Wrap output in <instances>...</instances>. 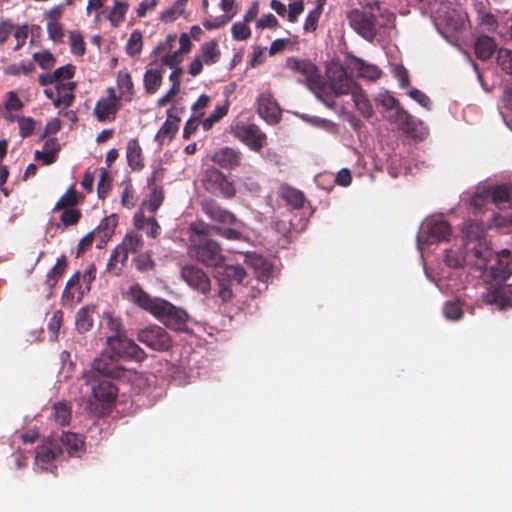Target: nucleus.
I'll use <instances>...</instances> for the list:
<instances>
[{"label":"nucleus","instance_id":"f257e3e1","mask_svg":"<svg viewBox=\"0 0 512 512\" xmlns=\"http://www.w3.org/2000/svg\"><path fill=\"white\" fill-rule=\"evenodd\" d=\"M484 227L477 222H467L463 227L467 250H472L469 263L483 271L484 278L494 281H505L512 273V244L493 255L484 237Z\"/></svg>","mask_w":512,"mask_h":512},{"label":"nucleus","instance_id":"f03ea898","mask_svg":"<svg viewBox=\"0 0 512 512\" xmlns=\"http://www.w3.org/2000/svg\"><path fill=\"white\" fill-rule=\"evenodd\" d=\"M117 367L112 357H101L94 360L92 371L86 375V384L90 386L91 397L88 409L96 414L103 413L106 406L116 397L117 389L108 377L117 376Z\"/></svg>","mask_w":512,"mask_h":512},{"label":"nucleus","instance_id":"7ed1b4c3","mask_svg":"<svg viewBox=\"0 0 512 512\" xmlns=\"http://www.w3.org/2000/svg\"><path fill=\"white\" fill-rule=\"evenodd\" d=\"M75 73L73 65H65L56 69L53 73L39 76V83L47 87L45 95L53 101L57 108H67L74 99L75 83L71 80Z\"/></svg>","mask_w":512,"mask_h":512},{"label":"nucleus","instance_id":"20e7f679","mask_svg":"<svg viewBox=\"0 0 512 512\" xmlns=\"http://www.w3.org/2000/svg\"><path fill=\"white\" fill-rule=\"evenodd\" d=\"M204 213L213 221L221 226H215L213 229L222 237L228 240L246 239L245 224L236 218V216L219 206L213 201H204L202 204Z\"/></svg>","mask_w":512,"mask_h":512},{"label":"nucleus","instance_id":"39448f33","mask_svg":"<svg viewBox=\"0 0 512 512\" xmlns=\"http://www.w3.org/2000/svg\"><path fill=\"white\" fill-rule=\"evenodd\" d=\"M190 230L195 234L191 239L194 245L190 249V254L207 266L218 267L223 261L218 243L213 240L201 238V235L207 233V227L192 224Z\"/></svg>","mask_w":512,"mask_h":512},{"label":"nucleus","instance_id":"423d86ee","mask_svg":"<svg viewBox=\"0 0 512 512\" xmlns=\"http://www.w3.org/2000/svg\"><path fill=\"white\" fill-rule=\"evenodd\" d=\"M202 10L206 15L203 26L208 30L226 25L237 14L235 0H202Z\"/></svg>","mask_w":512,"mask_h":512},{"label":"nucleus","instance_id":"0eeeda50","mask_svg":"<svg viewBox=\"0 0 512 512\" xmlns=\"http://www.w3.org/2000/svg\"><path fill=\"white\" fill-rule=\"evenodd\" d=\"M153 316L168 328L176 331H187L189 316L186 311L164 299L159 302Z\"/></svg>","mask_w":512,"mask_h":512},{"label":"nucleus","instance_id":"6e6552de","mask_svg":"<svg viewBox=\"0 0 512 512\" xmlns=\"http://www.w3.org/2000/svg\"><path fill=\"white\" fill-rule=\"evenodd\" d=\"M232 135L253 151H260L266 145V135L255 124L239 123L231 128Z\"/></svg>","mask_w":512,"mask_h":512},{"label":"nucleus","instance_id":"1a4fd4ad","mask_svg":"<svg viewBox=\"0 0 512 512\" xmlns=\"http://www.w3.org/2000/svg\"><path fill=\"white\" fill-rule=\"evenodd\" d=\"M121 100L117 97L114 87H108L105 95L100 97L94 107L93 114L99 122L112 121L121 108Z\"/></svg>","mask_w":512,"mask_h":512},{"label":"nucleus","instance_id":"9d476101","mask_svg":"<svg viewBox=\"0 0 512 512\" xmlns=\"http://www.w3.org/2000/svg\"><path fill=\"white\" fill-rule=\"evenodd\" d=\"M137 339L156 351H166L172 346L169 334L160 326L151 325L138 331Z\"/></svg>","mask_w":512,"mask_h":512},{"label":"nucleus","instance_id":"9b49d317","mask_svg":"<svg viewBox=\"0 0 512 512\" xmlns=\"http://www.w3.org/2000/svg\"><path fill=\"white\" fill-rule=\"evenodd\" d=\"M221 51L218 43L211 40L202 44L200 52L189 65V73L192 76H197L201 73L204 65H213L220 59Z\"/></svg>","mask_w":512,"mask_h":512},{"label":"nucleus","instance_id":"f8f14e48","mask_svg":"<svg viewBox=\"0 0 512 512\" xmlns=\"http://www.w3.org/2000/svg\"><path fill=\"white\" fill-rule=\"evenodd\" d=\"M143 239L140 234L135 231L128 232L123 238L122 242L114 249L108 266L113 262H120L122 265L128 260L130 253H136L143 247Z\"/></svg>","mask_w":512,"mask_h":512},{"label":"nucleus","instance_id":"ddd939ff","mask_svg":"<svg viewBox=\"0 0 512 512\" xmlns=\"http://www.w3.org/2000/svg\"><path fill=\"white\" fill-rule=\"evenodd\" d=\"M487 199H490L499 208H512V187L506 185L492 187L482 194L475 195L472 199V205L478 208Z\"/></svg>","mask_w":512,"mask_h":512},{"label":"nucleus","instance_id":"4468645a","mask_svg":"<svg viewBox=\"0 0 512 512\" xmlns=\"http://www.w3.org/2000/svg\"><path fill=\"white\" fill-rule=\"evenodd\" d=\"M107 345L115 355L141 360L143 350L125 335H113L107 338Z\"/></svg>","mask_w":512,"mask_h":512},{"label":"nucleus","instance_id":"2eb2a0df","mask_svg":"<svg viewBox=\"0 0 512 512\" xmlns=\"http://www.w3.org/2000/svg\"><path fill=\"white\" fill-rule=\"evenodd\" d=\"M123 297L135 306L154 314L161 298H152L139 284H132L123 292Z\"/></svg>","mask_w":512,"mask_h":512},{"label":"nucleus","instance_id":"dca6fc26","mask_svg":"<svg viewBox=\"0 0 512 512\" xmlns=\"http://www.w3.org/2000/svg\"><path fill=\"white\" fill-rule=\"evenodd\" d=\"M328 78L331 89L337 96L351 94L359 86L340 66L330 68L328 70Z\"/></svg>","mask_w":512,"mask_h":512},{"label":"nucleus","instance_id":"f3484780","mask_svg":"<svg viewBox=\"0 0 512 512\" xmlns=\"http://www.w3.org/2000/svg\"><path fill=\"white\" fill-rule=\"evenodd\" d=\"M345 63L351 72L356 73L359 78L366 81H376L382 75L378 66L351 54L346 55Z\"/></svg>","mask_w":512,"mask_h":512},{"label":"nucleus","instance_id":"a211bd4d","mask_svg":"<svg viewBox=\"0 0 512 512\" xmlns=\"http://www.w3.org/2000/svg\"><path fill=\"white\" fill-rule=\"evenodd\" d=\"M206 187L213 191H218L226 198H232L236 194L234 184L217 169H209L206 171Z\"/></svg>","mask_w":512,"mask_h":512},{"label":"nucleus","instance_id":"6ab92c4d","mask_svg":"<svg viewBox=\"0 0 512 512\" xmlns=\"http://www.w3.org/2000/svg\"><path fill=\"white\" fill-rule=\"evenodd\" d=\"M351 27L363 38L372 41L376 36L374 20L359 10H353L348 14Z\"/></svg>","mask_w":512,"mask_h":512},{"label":"nucleus","instance_id":"aec40b11","mask_svg":"<svg viewBox=\"0 0 512 512\" xmlns=\"http://www.w3.org/2000/svg\"><path fill=\"white\" fill-rule=\"evenodd\" d=\"M285 64L289 70L301 76L304 81L314 83L318 79L317 67L309 60L289 57Z\"/></svg>","mask_w":512,"mask_h":512},{"label":"nucleus","instance_id":"412c9836","mask_svg":"<svg viewBox=\"0 0 512 512\" xmlns=\"http://www.w3.org/2000/svg\"><path fill=\"white\" fill-rule=\"evenodd\" d=\"M181 277L192 288L206 293L210 290V280L207 275L194 266H186L181 271Z\"/></svg>","mask_w":512,"mask_h":512},{"label":"nucleus","instance_id":"4be33fe9","mask_svg":"<svg viewBox=\"0 0 512 512\" xmlns=\"http://www.w3.org/2000/svg\"><path fill=\"white\" fill-rule=\"evenodd\" d=\"M258 113L269 124H275L279 121L281 110L268 93H263L258 99Z\"/></svg>","mask_w":512,"mask_h":512},{"label":"nucleus","instance_id":"5701e85b","mask_svg":"<svg viewBox=\"0 0 512 512\" xmlns=\"http://www.w3.org/2000/svg\"><path fill=\"white\" fill-rule=\"evenodd\" d=\"M512 284L489 289L483 294V300L489 305H496L500 310L511 306Z\"/></svg>","mask_w":512,"mask_h":512},{"label":"nucleus","instance_id":"b1692460","mask_svg":"<svg viewBox=\"0 0 512 512\" xmlns=\"http://www.w3.org/2000/svg\"><path fill=\"white\" fill-rule=\"evenodd\" d=\"M422 230L428 234V241H441L450 233V227L440 218L427 219L422 224Z\"/></svg>","mask_w":512,"mask_h":512},{"label":"nucleus","instance_id":"393cba45","mask_svg":"<svg viewBox=\"0 0 512 512\" xmlns=\"http://www.w3.org/2000/svg\"><path fill=\"white\" fill-rule=\"evenodd\" d=\"M88 291L85 286L80 284V274L77 272L67 282L62 299L69 303L80 302Z\"/></svg>","mask_w":512,"mask_h":512},{"label":"nucleus","instance_id":"a878e982","mask_svg":"<svg viewBox=\"0 0 512 512\" xmlns=\"http://www.w3.org/2000/svg\"><path fill=\"white\" fill-rule=\"evenodd\" d=\"M116 85L118 90L117 97L124 102H131L133 100L135 91L134 84L130 73L127 70H120L117 73Z\"/></svg>","mask_w":512,"mask_h":512},{"label":"nucleus","instance_id":"bb28decb","mask_svg":"<svg viewBox=\"0 0 512 512\" xmlns=\"http://www.w3.org/2000/svg\"><path fill=\"white\" fill-rule=\"evenodd\" d=\"M216 277L219 282L240 284L246 277V272L240 265H219L217 267Z\"/></svg>","mask_w":512,"mask_h":512},{"label":"nucleus","instance_id":"cd10ccee","mask_svg":"<svg viewBox=\"0 0 512 512\" xmlns=\"http://www.w3.org/2000/svg\"><path fill=\"white\" fill-rule=\"evenodd\" d=\"M158 172L154 171L153 175L149 178L148 182L151 186V192L146 200L141 204L142 209H146L149 212H156L157 209L162 205L164 200V193L161 188L154 185L157 179Z\"/></svg>","mask_w":512,"mask_h":512},{"label":"nucleus","instance_id":"c85d7f7f","mask_svg":"<svg viewBox=\"0 0 512 512\" xmlns=\"http://www.w3.org/2000/svg\"><path fill=\"white\" fill-rule=\"evenodd\" d=\"M212 160L223 168H234L240 165L241 157L240 152L224 147L213 154Z\"/></svg>","mask_w":512,"mask_h":512},{"label":"nucleus","instance_id":"c756f323","mask_svg":"<svg viewBox=\"0 0 512 512\" xmlns=\"http://www.w3.org/2000/svg\"><path fill=\"white\" fill-rule=\"evenodd\" d=\"M5 113L4 117L10 121H13L17 118L18 113L23 108V103L16 92L9 91L6 94L4 101Z\"/></svg>","mask_w":512,"mask_h":512},{"label":"nucleus","instance_id":"7c9ffc66","mask_svg":"<svg viewBox=\"0 0 512 512\" xmlns=\"http://www.w3.org/2000/svg\"><path fill=\"white\" fill-rule=\"evenodd\" d=\"M126 157L132 169L140 170L143 167L142 149L137 140L131 139L128 142Z\"/></svg>","mask_w":512,"mask_h":512},{"label":"nucleus","instance_id":"2f4dec72","mask_svg":"<svg viewBox=\"0 0 512 512\" xmlns=\"http://www.w3.org/2000/svg\"><path fill=\"white\" fill-rule=\"evenodd\" d=\"M61 442L71 456H78L84 449L83 439L74 433H64Z\"/></svg>","mask_w":512,"mask_h":512},{"label":"nucleus","instance_id":"473e14b6","mask_svg":"<svg viewBox=\"0 0 512 512\" xmlns=\"http://www.w3.org/2000/svg\"><path fill=\"white\" fill-rule=\"evenodd\" d=\"M496 50V44L488 36H481L475 43V53L479 59H489Z\"/></svg>","mask_w":512,"mask_h":512},{"label":"nucleus","instance_id":"72a5a7b5","mask_svg":"<svg viewBox=\"0 0 512 512\" xmlns=\"http://www.w3.org/2000/svg\"><path fill=\"white\" fill-rule=\"evenodd\" d=\"M352 99L356 108L364 117H370L373 114V108L367 99L364 91L360 86L356 87L355 90L351 93Z\"/></svg>","mask_w":512,"mask_h":512},{"label":"nucleus","instance_id":"f704fd0d","mask_svg":"<svg viewBox=\"0 0 512 512\" xmlns=\"http://www.w3.org/2000/svg\"><path fill=\"white\" fill-rule=\"evenodd\" d=\"M187 0H176L170 7L160 13V20L170 23L178 19L184 12Z\"/></svg>","mask_w":512,"mask_h":512},{"label":"nucleus","instance_id":"c9c22d12","mask_svg":"<svg viewBox=\"0 0 512 512\" xmlns=\"http://www.w3.org/2000/svg\"><path fill=\"white\" fill-rule=\"evenodd\" d=\"M55 457L51 443L43 444L36 450L35 462L41 469H48L49 464Z\"/></svg>","mask_w":512,"mask_h":512},{"label":"nucleus","instance_id":"e433bc0d","mask_svg":"<svg viewBox=\"0 0 512 512\" xmlns=\"http://www.w3.org/2000/svg\"><path fill=\"white\" fill-rule=\"evenodd\" d=\"M129 5L126 2L115 1L112 9L108 12L107 18L112 26H119L125 20Z\"/></svg>","mask_w":512,"mask_h":512},{"label":"nucleus","instance_id":"4c0bfd02","mask_svg":"<svg viewBox=\"0 0 512 512\" xmlns=\"http://www.w3.org/2000/svg\"><path fill=\"white\" fill-rule=\"evenodd\" d=\"M162 82V73L157 69L146 71L144 75V87L147 93L153 94L160 87Z\"/></svg>","mask_w":512,"mask_h":512},{"label":"nucleus","instance_id":"58836bf2","mask_svg":"<svg viewBox=\"0 0 512 512\" xmlns=\"http://www.w3.org/2000/svg\"><path fill=\"white\" fill-rule=\"evenodd\" d=\"M469 258L472 257V250H468L465 256L458 255V251L448 250L445 254V263L450 267H460L463 264L475 267L472 263H469Z\"/></svg>","mask_w":512,"mask_h":512},{"label":"nucleus","instance_id":"ea45409f","mask_svg":"<svg viewBox=\"0 0 512 512\" xmlns=\"http://www.w3.org/2000/svg\"><path fill=\"white\" fill-rule=\"evenodd\" d=\"M92 309L89 307L81 308L75 317V324L79 331L86 332L92 327Z\"/></svg>","mask_w":512,"mask_h":512},{"label":"nucleus","instance_id":"a19ab883","mask_svg":"<svg viewBox=\"0 0 512 512\" xmlns=\"http://www.w3.org/2000/svg\"><path fill=\"white\" fill-rule=\"evenodd\" d=\"M228 112V104L225 103L223 105L216 106L214 111L202 121V127L205 131L211 129V127L219 121L222 117H224Z\"/></svg>","mask_w":512,"mask_h":512},{"label":"nucleus","instance_id":"79ce46f5","mask_svg":"<svg viewBox=\"0 0 512 512\" xmlns=\"http://www.w3.org/2000/svg\"><path fill=\"white\" fill-rule=\"evenodd\" d=\"M53 418L61 425L67 424L71 417V410L64 402H57L53 406Z\"/></svg>","mask_w":512,"mask_h":512},{"label":"nucleus","instance_id":"37998d69","mask_svg":"<svg viewBox=\"0 0 512 512\" xmlns=\"http://www.w3.org/2000/svg\"><path fill=\"white\" fill-rule=\"evenodd\" d=\"M231 33L234 40L244 41L251 36V29L245 20L235 22L231 27Z\"/></svg>","mask_w":512,"mask_h":512},{"label":"nucleus","instance_id":"c03bdc74","mask_svg":"<svg viewBox=\"0 0 512 512\" xmlns=\"http://www.w3.org/2000/svg\"><path fill=\"white\" fill-rule=\"evenodd\" d=\"M143 38L140 31H133L126 44V51L129 55L135 56L142 50Z\"/></svg>","mask_w":512,"mask_h":512},{"label":"nucleus","instance_id":"a18cd8bd","mask_svg":"<svg viewBox=\"0 0 512 512\" xmlns=\"http://www.w3.org/2000/svg\"><path fill=\"white\" fill-rule=\"evenodd\" d=\"M66 269V260L65 257L62 256L59 258L53 268L47 274V283L50 287H53L58 279L62 276Z\"/></svg>","mask_w":512,"mask_h":512},{"label":"nucleus","instance_id":"49530a36","mask_svg":"<svg viewBox=\"0 0 512 512\" xmlns=\"http://www.w3.org/2000/svg\"><path fill=\"white\" fill-rule=\"evenodd\" d=\"M497 64L505 73L512 76V51L499 49L497 53Z\"/></svg>","mask_w":512,"mask_h":512},{"label":"nucleus","instance_id":"de8ad7c7","mask_svg":"<svg viewBox=\"0 0 512 512\" xmlns=\"http://www.w3.org/2000/svg\"><path fill=\"white\" fill-rule=\"evenodd\" d=\"M69 44L71 52L75 55H83L85 52V43L81 33L77 31H71L69 33Z\"/></svg>","mask_w":512,"mask_h":512},{"label":"nucleus","instance_id":"09e8293b","mask_svg":"<svg viewBox=\"0 0 512 512\" xmlns=\"http://www.w3.org/2000/svg\"><path fill=\"white\" fill-rule=\"evenodd\" d=\"M323 5L322 3H319L312 11L309 12V14L306 17L305 23H304V30L305 31H315L317 28V24L319 21V18L322 14Z\"/></svg>","mask_w":512,"mask_h":512},{"label":"nucleus","instance_id":"8fccbe9b","mask_svg":"<svg viewBox=\"0 0 512 512\" xmlns=\"http://www.w3.org/2000/svg\"><path fill=\"white\" fill-rule=\"evenodd\" d=\"M490 225L497 229H505L512 226V213L506 211L494 214Z\"/></svg>","mask_w":512,"mask_h":512},{"label":"nucleus","instance_id":"3c124183","mask_svg":"<svg viewBox=\"0 0 512 512\" xmlns=\"http://www.w3.org/2000/svg\"><path fill=\"white\" fill-rule=\"evenodd\" d=\"M372 17L374 19L375 25H378L382 28L388 29L394 26L395 15L386 9L380 11L378 15H373Z\"/></svg>","mask_w":512,"mask_h":512},{"label":"nucleus","instance_id":"603ef678","mask_svg":"<svg viewBox=\"0 0 512 512\" xmlns=\"http://www.w3.org/2000/svg\"><path fill=\"white\" fill-rule=\"evenodd\" d=\"M283 198L287 201L288 204L297 208L303 204L304 197L303 194L293 188H286L282 191Z\"/></svg>","mask_w":512,"mask_h":512},{"label":"nucleus","instance_id":"864d4df0","mask_svg":"<svg viewBox=\"0 0 512 512\" xmlns=\"http://www.w3.org/2000/svg\"><path fill=\"white\" fill-rule=\"evenodd\" d=\"M63 313L57 310L53 313L48 322V331L52 340H57L60 327L62 325Z\"/></svg>","mask_w":512,"mask_h":512},{"label":"nucleus","instance_id":"5fc2aeb1","mask_svg":"<svg viewBox=\"0 0 512 512\" xmlns=\"http://www.w3.org/2000/svg\"><path fill=\"white\" fill-rule=\"evenodd\" d=\"M176 131L177 125L173 121L167 120L158 131L156 139L161 143L170 140Z\"/></svg>","mask_w":512,"mask_h":512},{"label":"nucleus","instance_id":"6e6d98bb","mask_svg":"<svg viewBox=\"0 0 512 512\" xmlns=\"http://www.w3.org/2000/svg\"><path fill=\"white\" fill-rule=\"evenodd\" d=\"M158 3L159 0H142L135 9L137 17H146L149 13L156 9Z\"/></svg>","mask_w":512,"mask_h":512},{"label":"nucleus","instance_id":"4d7b16f0","mask_svg":"<svg viewBox=\"0 0 512 512\" xmlns=\"http://www.w3.org/2000/svg\"><path fill=\"white\" fill-rule=\"evenodd\" d=\"M47 33L53 42H61L64 37V30L59 22H47Z\"/></svg>","mask_w":512,"mask_h":512},{"label":"nucleus","instance_id":"13d9d810","mask_svg":"<svg viewBox=\"0 0 512 512\" xmlns=\"http://www.w3.org/2000/svg\"><path fill=\"white\" fill-rule=\"evenodd\" d=\"M183 60V55L179 51L167 52L161 58V63L170 68L179 67V64Z\"/></svg>","mask_w":512,"mask_h":512},{"label":"nucleus","instance_id":"bf43d9fd","mask_svg":"<svg viewBox=\"0 0 512 512\" xmlns=\"http://www.w3.org/2000/svg\"><path fill=\"white\" fill-rule=\"evenodd\" d=\"M103 320L107 327L115 333V335H124L122 333V323L118 317L113 316L111 313L106 312L103 315Z\"/></svg>","mask_w":512,"mask_h":512},{"label":"nucleus","instance_id":"052dcab7","mask_svg":"<svg viewBox=\"0 0 512 512\" xmlns=\"http://www.w3.org/2000/svg\"><path fill=\"white\" fill-rule=\"evenodd\" d=\"M33 59L44 69L54 65L53 55L48 51H41L33 54Z\"/></svg>","mask_w":512,"mask_h":512},{"label":"nucleus","instance_id":"680f3d73","mask_svg":"<svg viewBox=\"0 0 512 512\" xmlns=\"http://www.w3.org/2000/svg\"><path fill=\"white\" fill-rule=\"evenodd\" d=\"M136 268L139 271H147L153 268L154 261L149 253H143L135 258Z\"/></svg>","mask_w":512,"mask_h":512},{"label":"nucleus","instance_id":"e2e57ef3","mask_svg":"<svg viewBox=\"0 0 512 512\" xmlns=\"http://www.w3.org/2000/svg\"><path fill=\"white\" fill-rule=\"evenodd\" d=\"M278 26V20L276 17L271 14H263L257 21H256V28L257 29H265V28H276Z\"/></svg>","mask_w":512,"mask_h":512},{"label":"nucleus","instance_id":"0e129e2a","mask_svg":"<svg viewBox=\"0 0 512 512\" xmlns=\"http://www.w3.org/2000/svg\"><path fill=\"white\" fill-rule=\"evenodd\" d=\"M77 202L76 192L74 189L70 188L67 192L58 200L55 208L61 209L68 206H72Z\"/></svg>","mask_w":512,"mask_h":512},{"label":"nucleus","instance_id":"69168bd1","mask_svg":"<svg viewBox=\"0 0 512 512\" xmlns=\"http://www.w3.org/2000/svg\"><path fill=\"white\" fill-rule=\"evenodd\" d=\"M444 315L449 320H457L462 316V310L458 303L448 302L444 306Z\"/></svg>","mask_w":512,"mask_h":512},{"label":"nucleus","instance_id":"338daca9","mask_svg":"<svg viewBox=\"0 0 512 512\" xmlns=\"http://www.w3.org/2000/svg\"><path fill=\"white\" fill-rule=\"evenodd\" d=\"M304 10L303 1H295L288 5V20L295 23Z\"/></svg>","mask_w":512,"mask_h":512},{"label":"nucleus","instance_id":"774afa93","mask_svg":"<svg viewBox=\"0 0 512 512\" xmlns=\"http://www.w3.org/2000/svg\"><path fill=\"white\" fill-rule=\"evenodd\" d=\"M110 188V177L107 173V171H105L104 169H101V172H100V179H99V182H98V195L100 198H103L108 190Z\"/></svg>","mask_w":512,"mask_h":512}]
</instances>
